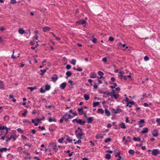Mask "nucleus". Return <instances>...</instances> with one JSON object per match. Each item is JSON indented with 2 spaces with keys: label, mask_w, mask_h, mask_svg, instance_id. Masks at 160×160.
<instances>
[{
  "label": "nucleus",
  "mask_w": 160,
  "mask_h": 160,
  "mask_svg": "<svg viewBox=\"0 0 160 160\" xmlns=\"http://www.w3.org/2000/svg\"><path fill=\"white\" fill-rule=\"evenodd\" d=\"M51 78L52 81L55 82L58 79V77L57 74H54Z\"/></svg>",
  "instance_id": "5"
},
{
  "label": "nucleus",
  "mask_w": 160,
  "mask_h": 160,
  "mask_svg": "<svg viewBox=\"0 0 160 160\" xmlns=\"http://www.w3.org/2000/svg\"><path fill=\"white\" fill-rule=\"evenodd\" d=\"M11 3L12 4H14L16 3V0H11Z\"/></svg>",
  "instance_id": "61"
},
{
  "label": "nucleus",
  "mask_w": 160,
  "mask_h": 160,
  "mask_svg": "<svg viewBox=\"0 0 160 160\" xmlns=\"http://www.w3.org/2000/svg\"><path fill=\"white\" fill-rule=\"evenodd\" d=\"M38 128L41 129L42 130H43L45 129V128L44 126L41 127V126H39L38 127Z\"/></svg>",
  "instance_id": "55"
},
{
  "label": "nucleus",
  "mask_w": 160,
  "mask_h": 160,
  "mask_svg": "<svg viewBox=\"0 0 160 160\" xmlns=\"http://www.w3.org/2000/svg\"><path fill=\"white\" fill-rule=\"evenodd\" d=\"M51 86L49 85L46 84L45 86V89L46 91H48L50 89Z\"/></svg>",
  "instance_id": "17"
},
{
  "label": "nucleus",
  "mask_w": 160,
  "mask_h": 160,
  "mask_svg": "<svg viewBox=\"0 0 160 160\" xmlns=\"http://www.w3.org/2000/svg\"><path fill=\"white\" fill-rule=\"evenodd\" d=\"M112 93H111V92H107V96H111L112 98Z\"/></svg>",
  "instance_id": "42"
},
{
  "label": "nucleus",
  "mask_w": 160,
  "mask_h": 160,
  "mask_svg": "<svg viewBox=\"0 0 160 160\" xmlns=\"http://www.w3.org/2000/svg\"><path fill=\"white\" fill-rule=\"evenodd\" d=\"M19 57V56L18 55V56L17 57H15L14 56V55H13V54H12V56H11V58L12 59H15L16 58H18Z\"/></svg>",
  "instance_id": "54"
},
{
  "label": "nucleus",
  "mask_w": 160,
  "mask_h": 160,
  "mask_svg": "<svg viewBox=\"0 0 160 160\" xmlns=\"http://www.w3.org/2000/svg\"><path fill=\"white\" fill-rule=\"evenodd\" d=\"M122 110L119 108H117V109L116 110V111L118 112V113H119L120 112H122Z\"/></svg>",
  "instance_id": "47"
},
{
  "label": "nucleus",
  "mask_w": 160,
  "mask_h": 160,
  "mask_svg": "<svg viewBox=\"0 0 160 160\" xmlns=\"http://www.w3.org/2000/svg\"><path fill=\"white\" fill-rule=\"evenodd\" d=\"M28 89H30L31 92H32L34 89L37 88V87L36 86L34 87H28L27 88Z\"/></svg>",
  "instance_id": "26"
},
{
  "label": "nucleus",
  "mask_w": 160,
  "mask_h": 160,
  "mask_svg": "<svg viewBox=\"0 0 160 160\" xmlns=\"http://www.w3.org/2000/svg\"><path fill=\"white\" fill-rule=\"evenodd\" d=\"M77 25H82L83 27L87 28L88 26L86 21L84 19H80L76 22Z\"/></svg>",
  "instance_id": "1"
},
{
  "label": "nucleus",
  "mask_w": 160,
  "mask_h": 160,
  "mask_svg": "<svg viewBox=\"0 0 160 160\" xmlns=\"http://www.w3.org/2000/svg\"><path fill=\"white\" fill-rule=\"evenodd\" d=\"M133 139L134 141L140 142L141 141V139L139 138L134 137L133 138Z\"/></svg>",
  "instance_id": "23"
},
{
  "label": "nucleus",
  "mask_w": 160,
  "mask_h": 160,
  "mask_svg": "<svg viewBox=\"0 0 160 160\" xmlns=\"http://www.w3.org/2000/svg\"><path fill=\"white\" fill-rule=\"evenodd\" d=\"M82 141L81 140H78L77 142H75L74 143L75 144H76L77 143H81Z\"/></svg>",
  "instance_id": "57"
},
{
  "label": "nucleus",
  "mask_w": 160,
  "mask_h": 160,
  "mask_svg": "<svg viewBox=\"0 0 160 160\" xmlns=\"http://www.w3.org/2000/svg\"><path fill=\"white\" fill-rule=\"evenodd\" d=\"M27 112L28 111L26 109L24 111V112L22 114V115L23 116V117H26V114L27 113Z\"/></svg>",
  "instance_id": "40"
},
{
  "label": "nucleus",
  "mask_w": 160,
  "mask_h": 160,
  "mask_svg": "<svg viewBox=\"0 0 160 160\" xmlns=\"http://www.w3.org/2000/svg\"><path fill=\"white\" fill-rule=\"evenodd\" d=\"M98 74L99 76H103L104 75V73L100 71L98 72Z\"/></svg>",
  "instance_id": "35"
},
{
  "label": "nucleus",
  "mask_w": 160,
  "mask_h": 160,
  "mask_svg": "<svg viewBox=\"0 0 160 160\" xmlns=\"http://www.w3.org/2000/svg\"><path fill=\"white\" fill-rule=\"evenodd\" d=\"M51 144H52L53 145V150H55V152H57L58 149L56 148V147H57V145L56 144H55L53 143H51L49 144V145Z\"/></svg>",
  "instance_id": "12"
},
{
  "label": "nucleus",
  "mask_w": 160,
  "mask_h": 160,
  "mask_svg": "<svg viewBox=\"0 0 160 160\" xmlns=\"http://www.w3.org/2000/svg\"><path fill=\"white\" fill-rule=\"evenodd\" d=\"M40 71L41 72L40 73V75H42L44 74V73L46 72V69H44L43 70L41 69L40 70Z\"/></svg>",
  "instance_id": "29"
},
{
  "label": "nucleus",
  "mask_w": 160,
  "mask_h": 160,
  "mask_svg": "<svg viewBox=\"0 0 160 160\" xmlns=\"http://www.w3.org/2000/svg\"><path fill=\"white\" fill-rule=\"evenodd\" d=\"M100 134H97L95 137V138L97 139H98L100 138Z\"/></svg>",
  "instance_id": "59"
},
{
  "label": "nucleus",
  "mask_w": 160,
  "mask_h": 160,
  "mask_svg": "<svg viewBox=\"0 0 160 160\" xmlns=\"http://www.w3.org/2000/svg\"><path fill=\"white\" fill-rule=\"evenodd\" d=\"M156 122H157L158 124H160V120L159 118H157L156 120Z\"/></svg>",
  "instance_id": "63"
},
{
  "label": "nucleus",
  "mask_w": 160,
  "mask_h": 160,
  "mask_svg": "<svg viewBox=\"0 0 160 160\" xmlns=\"http://www.w3.org/2000/svg\"><path fill=\"white\" fill-rule=\"evenodd\" d=\"M66 136L68 137V138L66 139L67 141H68L69 142H72V139H70V137H69L68 135H66Z\"/></svg>",
  "instance_id": "36"
},
{
  "label": "nucleus",
  "mask_w": 160,
  "mask_h": 160,
  "mask_svg": "<svg viewBox=\"0 0 160 160\" xmlns=\"http://www.w3.org/2000/svg\"><path fill=\"white\" fill-rule=\"evenodd\" d=\"M92 75L90 76V77L91 78H95L96 77L97 74L93 72L91 73Z\"/></svg>",
  "instance_id": "28"
},
{
  "label": "nucleus",
  "mask_w": 160,
  "mask_h": 160,
  "mask_svg": "<svg viewBox=\"0 0 160 160\" xmlns=\"http://www.w3.org/2000/svg\"><path fill=\"white\" fill-rule=\"evenodd\" d=\"M105 158L107 159H110L111 158V155L109 153L106 154L105 155Z\"/></svg>",
  "instance_id": "25"
},
{
  "label": "nucleus",
  "mask_w": 160,
  "mask_h": 160,
  "mask_svg": "<svg viewBox=\"0 0 160 160\" xmlns=\"http://www.w3.org/2000/svg\"><path fill=\"white\" fill-rule=\"evenodd\" d=\"M111 112L112 113H115V114L118 113V112L116 111V110L114 108H112L111 110Z\"/></svg>",
  "instance_id": "34"
},
{
  "label": "nucleus",
  "mask_w": 160,
  "mask_h": 160,
  "mask_svg": "<svg viewBox=\"0 0 160 160\" xmlns=\"http://www.w3.org/2000/svg\"><path fill=\"white\" fill-rule=\"evenodd\" d=\"M48 120L49 122H52V121H53L54 122H56V120L55 118H51L50 117L48 118Z\"/></svg>",
  "instance_id": "19"
},
{
  "label": "nucleus",
  "mask_w": 160,
  "mask_h": 160,
  "mask_svg": "<svg viewBox=\"0 0 160 160\" xmlns=\"http://www.w3.org/2000/svg\"><path fill=\"white\" fill-rule=\"evenodd\" d=\"M71 68V66L69 64L67 65L66 67V68L67 70H69Z\"/></svg>",
  "instance_id": "44"
},
{
  "label": "nucleus",
  "mask_w": 160,
  "mask_h": 160,
  "mask_svg": "<svg viewBox=\"0 0 160 160\" xmlns=\"http://www.w3.org/2000/svg\"><path fill=\"white\" fill-rule=\"evenodd\" d=\"M87 119V122L89 123H92L93 120L92 117H89Z\"/></svg>",
  "instance_id": "9"
},
{
  "label": "nucleus",
  "mask_w": 160,
  "mask_h": 160,
  "mask_svg": "<svg viewBox=\"0 0 160 160\" xmlns=\"http://www.w3.org/2000/svg\"><path fill=\"white\" fill-rule=\"evenodd\" d=\"M148 131V128H143V130L141 131V133L142 134H145L147 133Z\"/></svg>",
  "instance_id": "10"
},
{
  "label": "nucleus",
  "mask_w": 160,
  "mask_h": 160,
  "mask_svg": "<svg viewBox=\"0 0 160 160\" xmlns=\"http://www.w3.org/2000/svg\"><path fill=\"white\" fill-rule=\"evenodd\" d=\"M8 129L10 130V128H7L5 129V130H6V132L5 133V135H6V138H8V136L7 135V134H8V133H10V132H8Z\"/></svg>",
  "instance_id": "30"
},
{
  "label": "nucleus",
  "mask_w": 160,
  "mask_h": 160,
  "mask_svg": "<svg viewBox=\"0 0 160 160\" xmlns=\"http://www.w3.org/2000/svg\"><path fill=\"white\" fill-rule=\"evenodd\" d=\"M152 154L154 156H156L159 154V151L158 149H154L152 152Z\"/></svg>",
  "instance_id": "4"
},
{
  "label": "nucleus",
  "mask_w": 160,
  "mask_h": 160,
  "mask_svg": "<svg viewBox=\"0 0 160 160\" xmlns=\"http://www.w3.org/2000/svg\"><path fill=\"white\" fill-rule=\"evenodd\" d=\"M145 122L144 119H142L140 120L138 122V125H139V127L141 128L143 127L144 125H142V124L144 123Z\"/></svg>",
  "instance_id": "7"
},
{
  "label": "nucleus",
  "mask_w": 160,
  "mask_h": 160,
  "mask_svg": "<svg viewBox=\"0 0 160 160\" xmlns=\"http://www.w3.org/2000/svg\"><path fill=\"white\" fill-rule=\"evenodd\" d=\"M107 91H102L100 89L99 90V93L101 94H107Z\"/></svg>",
  "instance_id": "37"
},
{
  "label": "nucleus",
  "mask_w": 160,
  "mask_h": 160,
  "mask_svg": "<svg viewBox=\"0 0 160 160\" xmlns=\"http://www.w3.org/2000/svg\"><path fill=\"white\" fill-rule=\"evenodd\" d=\"M6 128H7V127L6 126H0V130H1L5 129Z\"/></svg>",
  "instance_id": "33"
},
{
  "label": "nucleus",
  "mask_w": 160,
  "mask_h": 160,
  "mask_svg": "<svg viewBox=\"0 0 160 160\" xmlns=\"http://www.w3.org/2000/svg\"><path fill=\"white\" fill-rule=\"evenodd\" d=\"M135 152L134 151L131 149H130L128 151L129 153L131 155H133L134 154Z\"/></svg>",
  "instance_id": "27"
},
{
  "label": "nucleus",
  "mask_w": 160,
  "mask_h": 160,
  "mask_svg": "<svg viewBox=\"0 0 160 160\" xmlns=\"http://www.w3.org/2000/svg\"><path fill=\"white\" fill-rule=\"evenodd\" d=\"M64 138L63 137L61 138L60 139L58 140V142L59 143L62 142L64 140Z\"/></svg>",
  "instance_id": "41"
},
{
  "label": "nucleus",
  "mask_w": 160,
  "mask_h": 160,
  "mask_svg": "<svg viewBox=\"0 0 160 160\" xmlns=\"http://www.w3.org/2000/svg\"><path fill=\"white\" fill-rule=\"evenodd\" d=\"M17 130L18 132H21V133H22L23 132V131H22V129L20 128H18Z\"/></svg>",
  "instance_id": "52"
},
{
  "label": "nucleus",
  "mask_w": 160,
  "mask_h": 160,
  "mask_svg": "<svg viewBox=\"0 0 160 160\" xmlns=\"http://www.w3.org/2000/svg\"><path fill=\"white\" fill-rule=\"evenodd\" d=\"M84 98L86 100H88L90 98L89 96L88 95L86 94H85L84 95Z\"/></svg>",
  "instance_id": "20"
},
{
  "label": "nucleus",
  "mask_w": 160,
  "mask_h": 160,
  "mask_svg": "<svg viewBox=\"0 0 160 160\" xmlns=\"http://www.w3.org/2000/svg\"><path fill=\"white\" fill-rule=\"evenodd\" d=\"M124 160V158H122V157L120 156L118 157V158L117 159V160Z\"/></svg>",
  "instance_id": "64"
},
{
  "label": "nucleus",
  "mask_w": 160,
  "mask_h": 160,
  "mask_svg": "<svg viewBox=\"0 0 160 160\" xmlns=\"http://www.w3.org/2000/svg\"><path fill=\"white\" fill-rule=\"evenodd\" d=\"M92 42L94 43H95L96 42V41H97V39L95 38H93V39L92 40Z\"/></svg>",
  "instance_id": "62"
},
{
  "label": "nucleus",
  "mask_w": 160,
  "mask_h": 160,
  "mask_svg": "<svg viewBox=\"0 0 160 160\" xmlns=\"http://www.w3.org/2000/svg\"><path fill=\"white\" fill-rule=\"evenodd\" d=\"M19 33L21 34H22L25 33V31L22 28H20L18 30Z\"/></svg>",
  "instance_id": "18"
},
{
  "label": "nucleus",
  "mask_w": 160,
  "mask_h": 160,
  "mask_svg": "<svg viewBox=\"0 0 160 160\" xmlns=\"http://www.w3.org/2000/svg\"><path fill=\"white\" fill-rule=\"evenodd\" d=\"M112 98H114L115 99H117L118 98L119 95L118 94H112Z\"/></svg>",
  "instance_id": "22"
},
{
  "label": "nucleus",
  "mask_w": 160,
  "mask_h": 160,
  "mask_svg": "<svg viewBox=\"0 0 160 160\" xmlns=\"http://www.w3.org/2000/svg\"><path fill=\"white\" fill-rule=\"evenodd\" d=\"M120 127L122 129H125L126 128V127L125 124L123 122H122L119 124Z\"/></svg>",
  "instance_id": "15"
},
{
  "label": "nucleus",
  "mask_w": 160,
  "mask_h": 160,
  "mask_svg": "<svg viewBox=\"0 0 160 160\" xmlns=\"http://www.w3.org/2000/svg\"><path fill=\"white\" fill-rule=\"evenodd\" d=\"M131 105H135L136 106H137V104L133 101L128 102V104L126 105V107H128L129 108L132 107Z\"/></svg>",
  "instance_id": "3"
},
{
  "label": "nucleus",
  "mask_w": 160,
  "mask_h": 160,
  "mask_svg": "<svg viewBox=\"0 0 160 160\" xmlns=\"http://www.w3.org/2000/svg\"><path fill=\"white\" fill-rule=\"evenodd\" d=\"M107 58L106 57L103 58L102 59V61L106 63L107 62Z\"/></svg>",
  "instance_id": "50"
},
{
  "label": "nucleus",
  "mask_w": 160,
  "mask_h": 160,
  "mask_svg": "<svg viewBox=\"0 0 160 160\" xmlns=\"http://www.w3.org/2000/svg\"><path fill=\"white\" fill-rule=\"evenodd\" d=\"M45 92H46L45 90H44L42 88H41L40 89V92H41V93H44Z\"/></svg>",
  "instance_id": "46"
},
{
  "label": "nucleus",
  "mask_w": 160,
  "mask_h": 160,
  "mask_svg": "<svg viewBox=\"0 0 160 160\" xmlns=\"http://www.w3.org/2000/svg\"><path fill=\"white\" fill-rule=\"evenodd\" d=\"M154 132H152V136L154 137H157L158 136L159 133L158 131L156 129H154L153 131Z\"/></svg>",
  "instance_id": "6"
},
{
  "label": "nucleus",
  "mask_w": 160,
  "mask_h": 160,
  "mask_svg": "<svg viewBox=\"0 0 160 160\" xmlns=\"http://www.w3.org/2000/svg\"><path fill=\"white\" fill-rule=\"evenodd\" d=\"M77 129L78 130H75L76 135L82 136L84 134L82 132V129L79 127H78L77 128Z\"/></svg>",
  "instance_id": "2"
},
{
  "label": "nucleus",
  "mask_w": 160,
  "mask_h": 160,
  "mask_svg": "<svg viewBox=\"0 0 160 160\" xmlns=\"http://www.w3.org/2000/svg\"><path fill=\"white\" fill-rule=\"evenodd\" d=\"M82 120L81 119H78L77 123L82 125Z\"/></svg>",
  "instance_id": "39"
},
{
  "label": "nucleus",
  "mask_w": 160,
  "mask_h": 160,
  "mask_svg": "<svg viewBox=\"0 0 160 160\" xmlns=\"http://www.w3.org/2000/svg\"><path fill=\"white\" fill-rule=\"evenodd\" d=\"M97 112L98 113H100L102 114H103L104 110L102 108H98L97 110Z\"/></svg>",
  "instance_id": "16"
},
{
  "label": "nucleus",
  "mask_w": 160,
  "mask_h": 160,
  "mask_svg": "<svg viewBox=\"0 0 160 160\" xmlns=\"http://www.w3.org/2000/svg\"><path fill=\"white\" fill-rule=\"evenodd\" d=\"M66 74L68 77H69L72 75V73L70 71H68L66 72Z\"/></svg>",
  "instance_id": "24"
},
{
  "label": "nucleus",
  "mask_w": 160,
  "mask_h": 160,
  "mask_svg": "<svg viewBox=\"0 0 160 160\" xmlns=\"http://www.w3.org/2000/svg\"><path fill=\"white\" fill-rule=\"evenodd\" d=\"M76 60L75 59H73L72 60V62H71V63L73 65H74L76 64Z\"/></svg>",
  "instance_id": "38"
},
{
  "label": "nucleus",
  "mask_w": 160,
  "mask_h": 160,
  "mask_svg": "<svg viewBox=\"0 0 160 160\" xmlns=\"http://www.w3.org/2000/svg\"><path fill=\"white\" fill-rule=\"evenodd\" d=\"M67 83L66 82L62 83L60 86V88L62 89H64L66 87Z\"/></svg>",
  "instance_id": "8"
},
{
  "label": "nucleus",
  "mask_w": 160,
  "mask_h": 160,
  "mask_svg": "<svg viewBox=\"0 0 160 160\" xmlns=\"http://www.w3.org/2000/svg\"><path fill=\"white\" fill-rule=\"evenodd\" d=\"M1 152H2L4 151L6 152L7 151V148H2L0 149Z\"/></svg>",
  "instance_id": "32"
},
{
  "label": "nucleus",
  "mask_w": 160,
  "mask_h": 160,
  "mask_svg": "<svg viewBox=\"0 0 160 160\" xmlns=\"http://www.w3.org/2000/svg\"><path fill=\"white\" fill-rule=\"evenodd\" d=\"M120 152L119 151L117 153V154L116 155H115V157H119V156H120Z\"/></svg>",
  "instance_id": "56"
},
{
  "label": "nucleus",
  "mask_w": 160,
  "mask_h": 160,
  "mask_svg": "<svg viewBox=\"0 0 160 160\" xmlns=\"http://www.w3.org/2000/svg\"><path fill=\"white\" fill-rule=\"evenodd\" d=\"M114 40V38L110 36L109 38V40L110 42H113Z\"/></svg>",
  "instance_id": "45"
},
{
  "label": "nucleus",
  "mask_w": 160,
  "mask_h": 160,
  "mask_svg": "<svg viewBox=\"0 0 160 160\" xmlns=\"http://www.w3.org/2000/svg\"><path fill=\"white\" fill-rule=\"evenodd\" d=\"M105 114L107 116H110V112L108 109H105Z\"/></svg>",
  "instance_id": "14"
},
{
  "label": "nucleus",
  "mask_w": 160,
  "mask_h": 160,
  "mask_svg": "<svg viewBox=\"0 0 160 160\" xmlns=\"http://www.w3.org/2000/svg\"><path fill=\"white\" fill-rule=\"evenodd\" d=\"M82 69L80 67H78V68L77 69V71L78 72H81L82 71Z\"/></svg>",
  "instance_id": "49"
},
{
  "label": "nucleus",
  "mask_w": 160,
  "mask_h": 160,
  "mask_svg": "<svg viewBox=\"0 0 160 160\" xmlns=\"http://www.w3.org/2000/svg\"><path fill=\"white\" fill-rule=\"evenodd\" d=\"M43 31L44 32H46L50 30L51 28L48 27H45L43 28Z\"/></svg>",
  "instance_id": "11"
},
{
  "label": "nucleus",
  "mask_w": 160,
  "mask_h": 160,
  "mask_svg": "<svg viewBox=\"0 0 160 160\" xmlns=\"http://www.w3.org/2000/svg\"><path fill=\"white\" fill-rule=\"evenodd\" d=\"M99 103H100L99 102H93V107H96L99 104Z\"/></svg>",
  "instance_id": "21"
},
{
  "label": "nucleus",
  "mask_w": 160,
  "mask_h": 160,
  "mask_svg": "<svg viewBox=\"0 0 160 160\" xmlns=\"http://www.w3.org/2000/svg\"><path fill=\"white\" fill-rule=\"evenodd\" d=\"M112 140L111 138H107L106 139H105L104 140V142L105 143H107L108 142H110Z\"/></svg>",
  "instance_id": "31"
},
{
  "label": "nucleus",
  "mask_w": 160,
  "mask_h": 160,
  "mask_svg": "<svg viewBox=\"0 0 160 160\" xmlns=\"http://www.w3.org/2000/svg\"><path fill=\"white\" fill-rule=\"evenodd\" d=\"M52 107L54 109L55 108L54 106H53L52 105H48V106L46 105L45 106V108H51Z\"/></svg>",
  "instance_id": "48"
},
{
  "label": "nucleus",
  "mask_w": 160,
  "mask_h": 160,
  "mask_svg": "<svg viewBox=\"0 0 160 160\" xmlns=\"http://www.w3.org/2000/svg\"><path fill=\"white\" fill-rule=\"evenodd\" d=\"M83 110V108H78V111L79 112V114L80 115H82L83 114H84Z\"/></svg>",
  "instance_id": "13"
},
{
  "label": "nucleus",
  "mask_w": 160,
  "mask_h": 160,
  "mask_svg": "<svg viewBox=\"0 0 160 160\" xmlns=\"http://www.w3.org/2000/svg\"><path fill=\"white\" fill-rule=\"evenodd\" d=\"M4 84L0 85V89H2L4 88Z\"/></svg>",
  "instance_id": "58"
},
{
  "label": "nucleus",
  "mask_w": 160,
  "mask_h": 160,
  "mask_svg": "<svg viewBox=\"0 0 160 160\" xmlns=\"http://www.w3.org/2000/svg\"><path fill=\"white\" fill-rule=\"evenodd\" d=\"M23 123H24V122L28 123L29 124L31 123V122L30 121H29V120H28L27 119L24 120L23 121Z\"/></svg>",
  "instance_id": "43"
},
{
  "label": "nucleus",
  "mask_w": 160,
  "mask_h": 160,
  "mask_svg": "<svg viewBox=\"0 0 160 160\" xmlns=\"http://www.w3.org/2000/svg\"><path fill=\"white\" fill-rule=\"evenodd\" d=\"M89 142L91 143V145H92V146H95V143L93 142L92 141H90Z\"/></svg>",
  "instance_id": "60"
},
{
  "label": "nucleus",
  "mask_w": 160,
  "mask_h": 160,
  "mask_svg": "<svg viewBox=\"0 0 160 160\" xmlns=\"http://www.w3.org/2000/svg\"><path fill=\"white\" fill-rule=\"evenodd\" d=\"M144 59L145 61H147L149 60V58L147 56H146L144 57Z\"/></svg>",
  "instance_id": "51"
},
{
  "label": "nucleus",
  "mask_w": 160,
  "mask_h": 160,
  "mask_svg": "<svg viewBox=\"0 0 160 160\" xmlns=\"http://www.w3.org/2000/svg\"><path fill=\"white\" fill-rule=\"evenodd\" d=\"M76 137L78 139V140H81V139H82V136H78L76 135Z\"/></svg>",
  "instance_id": "53"
}]
</instances>
